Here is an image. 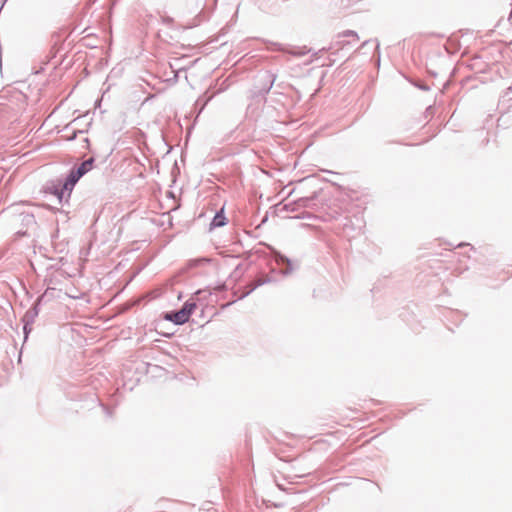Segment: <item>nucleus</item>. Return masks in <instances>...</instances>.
<instances>
[{
  "label": "nucleus",
  "mask_w": 512,
  "mask_h": 512,
  "mask_svg": "<svg viewBox=\"0 0 512 512\" xmlns=\"http://www.w3.org/2000/svg\"><path fill=\"white\" fill-rule=\"evenodd\" d=\"M195 308L196 304L194 302H186L178 312L165 313L164 319L178 325L184 324L189 320Z\"/></svg>",
  "instance_id": "f257e3e1"
},
{
  "label": "nucleus",
  "mask_w": 512,
  "mask_h": 512,
  "mask_svg": "<svg viewBox=\"0 0 512 512\" xmlns=\"http://www.w3.org/2000/svg\"><path fill=\"white\" fill-rule=\"evenodd\" d=\"M226 224V218L223 214V209L217 213L212 222H211V227L215 228V227H221V226H224Z\"/></svg>",
  "instance_id": "f03ea898"
},
{
  "label": "nucleus",
  "mask_w": 512,
  "mask_h": 512,
  "mask_svg": "<svg viewBox=\"0 0 512 512\" xmlns=\"http://www.w3.org/2000/svg\"><path fill=\"white\" fill-rule=\"evenodd\" d=\"M81 177L77 176V171H72L69 175L67 181L64 184V189L71 190L75 183L80 179Z\"/></svg>",
  "instance_id": "7ed1b4c3"
},
{
  "label": "nucleus",
  "mask_w": 512,
  "mask_h": 512,
  "mask_svg": "<svg viewBox=\"0 0 512 512\" xmlns=\"http://www.w3.org/2000/svg\"><path fill=\"white\" fill-rule=\"evenodd\" d=\"M92 167V160H88L83 162L80 167L76 170L77 176L82 177L86 172H88Z\"/></svg>",
  "instance_id": "20e7f679"
}]
</instances>
